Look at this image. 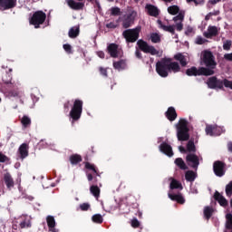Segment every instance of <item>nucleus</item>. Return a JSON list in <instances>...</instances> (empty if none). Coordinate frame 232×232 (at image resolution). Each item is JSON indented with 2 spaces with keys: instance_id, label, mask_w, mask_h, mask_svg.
<instances>
[{
  "instance_id": "obj_1",
  "label": "nucleus",
  "mask_w": 232,
  "mask_h": 232,
  "mask_svg": "<svg viewBox=\"0 0 232 232\" xmlns=\"http://www.w3.org/2000/svg\"><path fill=\"white\" fill-rule=\"evenodd\" d=\"M168 12L170 15H177V14H179L177 16L173 17L175 25H165L162 24V21L158 20L159 27L164 32H169L172 34H175V28L178 32H182V29L184 28V24L182 23H184L186 13L184 11H180L177 5L168 7Z\"/></svg>"
},
{
  "instance_id": "obj_2",
  "label": "nucleus",
  "mask_w": 232,
  "mask_h": 232,
  "mask_svg": "<svg viewBox=\"0 0 232 232\" xmlns=\"http://www.w3.org/2000/svg\"><path fill=\"white\" fill-rule=\"evenodd\" d=\"M156 72L160 77H168V72H180V65L177 62H171L169 58H165L156 63Z\"/></svg>"
},
{
  "instance_id": "obj_3",
  "label": "nucleus",
  "mask_w": 232,
  "mask_h": 232,
  "mask_svg": "<svg viewBox=\"0 0 232 232\" xmlns=\"http://www.w3.org/2000/svg\"><path fill=\"white\" fill-rule=\"evenodd\" d=\"M176 127L178 130V140H188V139H189L188 121L184 119H180Z\"/></svg>"
},
{
  "instance_id": "obj_4",
  "label": "nucleus",
  "mask_w": 232,
  "mask_h": 232,
  "mask_svg": "<svg viewBox=\"0 0 232 232\" xmlns=\"http://www.w3.org/2000/svg\"><path fill=\"white\" fill-rule=\"evenodd\" d=\"M207 84L208 88H222V86H225V88H230L232 90V82L228 80L218 81L216 77H211L207 82Z\"/></svg>"
},
{
  "instance_id": "obj_5",
  "label": "nucleus",
  "mask_w": 232,
  "mask_h": 232,
  "mask_svg": "<svg viewBox=\"0 0 232 232\" xmlns=\"http://www.w3.org/2000/svg\"><path fill=\"white\" fill-rule=\"evenodd\" d=\"M46 21V14L43 11H36L31 17L29 23L33 24L34 28H39V24H43Z\"/></svg>"
},
{
  "instance_id": "obj_6",
  "label": "nucleus",
  "mask_w": 232,
  "mask_h": 232,
  "mask_svg": "<svg viewBox=\"0 0 232 232\" xmlns=\"http://www.w3.org/2000/svg\"><path fill=\"white\" fill-rule=\"evenodd\" d=\"M140 34V27H136L134 29H128L123 32V37L126 39L127 43H135L139 39V34Z\"/></svg>"
},
{
  "instance_id": "obj_7",
  "label": "nucleus",
  "mask_w": 232,
  "mask_h": 232,
  "mask_svg": "<svg viewBox=\"0 0 232 232\" xmlns=\"http://www.w3.org/2000/svg\"><path fill=\"white\" fill-rule=\"evenodd\" d=\"M186 73L188 76H191V75H213V73H215V71L206 68V67H201L198 70L196 67H191L190 69L187 70Z\"/></svg>"
},
{
  "instance_id": "obj_8",
  "label": "nucleus",
  "mask_w": 232,
  "mask_h": 232,
  "mask_svg": "<svg viewBox=\"0 0 232 232\" xmlns=\"http://www.w3.org/2000/svg\"><path fill=\"white\" fill-rule=\"evenodd\" d=\"M202 59L203 63L208 68H211L210 70H214L217 66V62H215V56L209 51H203L202 52Z\"/></svg>"
},
{
  "instance_id": "obj_9",
  "label": "nucleus",
  "mask_w": 232,
  "mask_h": 232,
  "mask_svg": "<svg viewBox=\"0 0 232 232\" xmlns=\"http://www.w3.org/2000/svg\"><path fill=\"white\" fill-rule=\"evenodd\" d=\"M137 45L139 46L140 50H141V52H144V53H150V55H159V51H157L154 46L148 44V43L143 40H139L137 42Z\"/></svg>"
},
{
  "instance_id": "obj_10",
  "label": "nucleus",
  "mask_w": 232,
  "mask_h": 232,
  "mask_svg": "<svg viewBox=\"0 0 232 232\" xmlns=\"http://www.w3.org/2000/svg\"><path fill=\"white\" fill-rule=\"evenodd\" d=\"M81 113H82V101L76 100L70 115L72 119L77 121L78 119H81Z\"/></svg>"
},
{
  "instance_id": "obj_11",
  "label": "nucleus",
  "mask_w": 232,
  "mask_h": 232,
  "mask_svg": "<svg viewBox=\"0 0 232 232\" xmlns=\"http://www.w3.org/2000/svg\"><path fill=\"white\" fill-rule=\"evenodd\" d=\"M218 32H220V28L215 25H209L207 31L203 33V35L206 39H213V37H217V35H218Z\"/></svg>"
},
{
  "instance_id": "obj_12",
  "label": "nucleus",
  "mask_w": 232,
  "mask_h": 232,
  "mask_svg": "<svg viewBox=\"0 0 232 232\" xmlns=\"http://www.w3.org/2000/svg\"><path fill=\"white\" fill-rule=\"evenodd\" d=\"M206 133L207 135H210V137L222 135V133H224V128L208 125L206 128Z\"/></svg>"
},
{
  "instance_id": "obj_13",
  "label": "nucleus",
  "mask_w": 232,
  "mask_h": 232,
  "mask_svg": "<svg viewBox=\"0 0 232 232\" xmlns=\"http://www.w3.org/2000/svg\"><path fill=\"white\" fill-rule=\"evenodd\" d=\"M17 0H0V10H10L15 7Z\"/></svg>"
},
{
  "instance_id": "obj_14",
  "label": "nucleus",
  "mask_w": 232,
  "mask_h": 232,
  "mask_svg": "<svg viewBox=\"0 0 232 232\" xmlns=\"http://www.w3.org/2000/svg\"><path fill=\"white\" fill-rule=\"evenodd\" d=\"M108 53H110L111 57H119L121 53V50H119V46L115 44H111L107 47Z\"/></svg>"
},
{
  "instance_id": "obj_15",
  "label": "nucleus",
  "mask_w": 232,
  "mask_h": 232,
  "mask_svg": "<svg viewBox=\"0 0 232 232\" xmlns=\"http://www.w3.org/2000/svg\"><path fill=\"white\" fill-rule=\"evenodd\" d=\"M187 162L191 166V168H198L199 164V159L197 155L195 154H188L187 156Z\"/></svg>"
},
{
  "instance_id": "obj_16",
  "label": "nucleus",
  "mask_w": 232,
  "mask_h": 232,
  "mask_svg": "<svg viewBox=\"0 0 232 232\" xmlns=\"http://www.w3.org/2000/svg\"><path fill=\"white\" fill-rule=\"evenodd\" d=\"M68 6L72 8V10H82L84 8V3L76 2L75 0H66Z\"/></svg>"
},
{
  "instance_id": "obj_17",
  "label": "nucleus",
  "mask_w": 232,
  "mask_h": 232,
  "mask_svg": "<svg viewBox=\"0 0 232 232\" xmlns=\"http://www.w3.org/2000/svg\"><path fill=\"white\" fill-rule=\"evenodd\" d=\"M214 172L217 177H223L224 175V163L220 161H216L214 163Z\"/></svg>"
},
{
  "instance_id": "obj_18",
  "label": "nucleus",
  "mask_w": 232,
  "mask_h": 232,
  "mask_svg": "<svg viewBox=\"0 0 232 232\" xmlns=\"http://www.w3.org/2000/svg\"><path fill=\"white\" fill-rule=\"evenodd\" d=\"M160 151L164 153L165 155H168V157H173V150L171 149V146L168 143H162L160 146Z\"/></svg>"
},
{
  "instance_id": "obj_19",
  "label": "nucleus",
  "mask_w": 232,
  "mask_h": 232,
  "mask_svg": "<svg viewBox=\"0 0 232 232\" xmlns=\"http://www.w3.org/2000/svg\"><path fill=\"white\" fill-rule=\"evenodd\" d=\"M46 222L51 232H58L59 230L55 228V218L53 216H48L46 218Z\"/></svg>"
},
{
  "instance_id": "obj_20",
  "label": "nucleus",
  "mask_w": 232,
  "mask_h": 232,
  "mask_svg": "<svg viewBox=\"0 0 232 232\" xmlns=\"http://www.w3.org/2000/svg\"><path fill=\"white\" fill-rule=\"evenodd\" d=\"M166 117L170 121H175V119H177V111H175V108L173 107L169 108L166 112Z\"/></svg>"
},
{
  "instance_id": "obj_21",
  "label": "nucleus",
  "mask_w": 232,
  "mask_h": 232,
  "mask_svg": "<svg viewBox=\"0 0 232 232\" xmlns=\"http://www.w3.org/2000/svg\"><path fill=\"white\" fill-rule=\"evenodd\" d=\"M214 198L220 204L223 208H226L227 206V200L226 198H224L220 193L216 192L214 195Z\"/></svg>"
},
{
  "instance_id": "obj_22",
  "label": "nucleus",
  "mask_w": 232,
  "mask_h": 232,
  "mask_svg": "<svg viewBox=\"0 0 232 232\" xmlns=\"http://www.w3.org/2000/svg\"><path fill=\"white\" fill-rule=\"evenodd\" d=\"M146 10L149 15H152V17H157V15H159V9L155 5H147Z\"/></svg>"
},
{
  "instance_id": "obj_23",
  "label": "nucleus",
  "mask_w": 232,
  "mask_h": 232,
  "mask_svg": "<svg viewBox=\"0 0 232 232\" xmlns=\"http://www.w3.org/2000/svg\"><path fill=\"white\" fill-rule=\"evenodd\" d=\"M169 198L170 200H175L176 202H179V204H184L186 200L184 199V197H182V194H169Z\"/></svg>"
},
{
  "instance_id": "obj_24",
  "label": "nucleus",
  "mask_w": 232,
  "mask_h": 232,
  "mask_svg": "<svg viewBox=\"0 0 232 232\" xmlns=\"http://www.w3.org/2000/svg\"><path fill=\"white\" fill-rule=\"evenodd\" d=\"M22 218L24 219V221L20 223V227H22V229L32 226V218H30V216H22Z\"/></svg>"
},
{
  "instance_id": "obj_25",
  "label": "nucleus",
  "mask_w": 232,
  "mask_h": 232,
  "mask_svg": "<svg viewBox=\"0 0 232 232\" xmlns=\"http://www.w3.org/2000/svg\"><path fill=\"white\" fill-rule=\"evenodd\" d=\"M19 153L22 159H25L28 157V145L26 143H23L19 148Z\"/></svg>"
},
{
  "instance_id": "obj_26",
  "label": "nucleus",
  "mask_w": 232,
  "mask_h": 232,
  "mask_svg": "<svg viewBox=\"0 0 232 232\" xmlns=\"http://www.w3.org/2000/svg\"><path fill=\"white\" fill-rule=\"evenodd\" d=\"M4 179L8 189H12V188H14V179H12V176L7 173L5 175Z\"/></svg>"
},
{
  "instance_id": "obj_27",
  "label": "nucleus",
  "mask_w": 232,
  "mask_h": 232,
  "mask_svg": "<svg viewBox=\"0 0 232 232\" xmlns=\"http://www.w3.org/2000/svg\"><path fill=\"white\" fill-rule=\"evenodd\" d=\"M80 28L79 25L73 26L69 30V37L71 39H75L79 35Z\"/></svg>"
},
{
  "instance_id": "obj_28",
  "label": "nucleus",
  "mask_w": 232,
  "mask_h": 232,
  "mask_svg": "<svg viewBox=\"0 0 232 232\" xmlns=\"http://www.w3.org/2000/svg\"><path fill=\"white\" fill-rule=\"evenodd\" d=\"M185 179L188 180V182H194L195 179H197V173H195L193 170H188L185 174Z\"/></svg>"
},
{
  "instance_id": "obj_29",
  "label": "nucleus",
  "mask_w": 232,
  "mask_h": 232,
  "mask_svg": "<svg viewBox=\"0 0 232 232\" xmlns=\"http://www.w3.org/2000/svg\"><path fill=\"white\" fill-rule=\"evenodd\" d=\"M170 189H182V184L179 182L177 179L170 178Z\"/></svg>"
},
{
  "instance_id": "obj_30",
  "label": "nucleus",
  "mask_w": 232,
  "mask_h": 232,
  "mask_svg": "<svg viewBox=\"0 0 232 232\" xmlns=\"http://www.w3.org/2000/svg\"><path fill=\"white\" fill-rule=\"evenodd\" d=\"M176 61H179L181 66H186L188 64V60L186 59V56H184L182 53H178L174 56Z\"/></svg>"
},
{
  "instance_id": "obj_31",
  "label": "nucleus",
  "mask_w": 232,
  "mask_h": 232,
  "mask_svg": "<svg viewBox=\"0 0 232 232\" xmlns=\"http://www.w3.org/2000/svg\"><path fill=\"white\" fill-rule=\"evenodd\" d=\"M175 164H176V166L180 168V169H188V166H186V163L184 162L182 158L176 159L175 160Z\"/></svg>"
},
{
  "instance_id": "obj_32",
  "label": "nucleus",
  "mask_w": 232,
  "mask_h": 232,
  "mask_svg": "<svg viewBox=\"0 0 232 232\" xmlns=\"http://www.w3.org/2000/svg\"><path fill=\"white\" fill-rule=\"evenodd\" d=\"M90 191L93 195V197L99 198V196L101 195V188H99V187L92 186Z\"/></svg>"
},
{
  "instance_id": "obj_33",
  "label": "nucleus",
  "mask_w": 232,
  "mask_h": 232,
  "mask_svg": "<svg viewBox=\"0 0 232 232\" xmlns=\"http://www.w3.org/2000/svg\"><path fill=\"white\" fill-rule=\"evenodd\" d=\"M21 123L23 124L24 128H28L30 124H32V120L29 117L24 116L21 120Z\"/></svg>"
},
{
  "instance_id": "obj_34",
  "label": "nucleus",
  "mask_w": 232,
  "mask_h": 232,
  "mask_svg": "<svg viewBox=\"0 0 232 232\" xmlns=\"http://www.w3.org/2000/svg\"><path fill=\"white\" fill-rule=\"evenodd\" d=\"M150 41L151 43H160V34H157V33H152L150 34Z\"/></svg>"
},
{
  "instance_id": "obj_35",
  "label": "nucleus",
  "mask_w": 232,
  "mask_h": 232,
  "mask_svg": "<svg viewBox=\"0 0 232 232\" xmlns=\"http://www.w3.org/2000/svg\"><path fill=\"white\" fill-rule=\"evenodd\" d=\"M92 222H94L95 224H102V216L100 214H95L94 216H92Z\"/></svg>"
},
{
  "instance_id": "obj_36",
  "label": "nucleus",
  "mask_w": 232,
  "mask_h": 232,
  "mask_svg": "<svg viewBox=\"0 0 232 232\" xmlns=\"http://www.w3.org/2000/svg\"><path fill=\"white\" fill-rule=\"evenodd\" d=\"M206 43H209V41L202 36H197L195 39V44H206Z\"/></svg>"
},
{
  "instance_id": "obj_37",
  "label": "nucleus",
  "mask_w": 232,
  "mask_h": 232,
  "mask_svg": "<svg viewBox=\"0 0 232 232\" xmlns=\"http://www.w3.org/2000/svg\"><path fill=\"white\" fill-rule=\"evenodd\" d=\"M211 215H213V208L206 207L204 208V216L206 217V218L209 219L211 218Z\"/></svg>"
},
{
  "instance_id": "obj_38",
  "label": "nucleus",
  "mask_w": 232,
  "mask_h": 232,
  "mask_svg": "<svg viewBox=\"0 0 232 232\" xmlns=\"http://www.w3.org/2000/svg\"><path fill=\"white\" fill-rule=\"evenodd\" d=\"M113 66H114L115 70H122V68H124V66H126V63H124V61L114 62Z\"/></svg>"
},
{
  "instance_id": "obj_39",
  "label": "nucleus",
  "mask_w": 232,
  "mask_h": 232,
  "mask_svg": "<svg viewBox=\"0 0 232 232\" xmlns=\"http://www.w3.org/2000/svg\"><path fill=\"white\" fill-rule=\"evenodd\" d=\"M70 160L72 164H78V162H81L82 160V159L81 158L80 155H72L70 158Z\"/></svg>"
},
{
  "instance_id": "obj_40",
  "label": "nucleus",
  "mask_w": 232,
  "mask_h": 232,
  "mask_svg": "<svg viewBox=\"0 0 232 232\" xmlns=\"http://www.w3.org/2000/svg\"><path fill=\"white\" fill-rule=\"evenodd\" d=\"M185 34L189 37L195 35V29L191 26H188L185 30Z\"/></svg>"
},
{
  "instance_id": "obj_41",
  "label": "nucleus",
  "mask_w": 232,
  "mask_h": 232,
  "mask_svg": "<svg viewBox=\"0 0 232 232\" xmlns=\"http://www.w3.org/2000/svg\"><path fill=\"white\" fill-rule=\"evenodd\" d=\"M231 45H232V42L231 40H226L224 43H223V50H231Z\"/></svg>"
},
{
  "instance_id": "obj_42",
  "label": "nucleus",
  "mask_w": 232,
  "mask_h": 232,
  "mask_svg": "<svg viewBox=\"0 0 232 232\" xmlns=\"http://www.w3.org/2000/svg\"><path fill=\"white\" fill-rule=\"evenodd\" d=\"M187 151H195V143L192 140H189L187 144Z\"/></svg>"
},
{
  "instance_id": "obj_43",
  "label": "nucleus",
  "mask_w": 232,
  "mask_h": 232,
  "mask_svg": "<svg viewBox=\"0 0 232 232\" xmlns=\"http://www.w3.org/2000/svg\"><path fill=\"white\" fill-rule=\"evenodd\" d=\"M85 168H86V169H92V171H93L97 175V169H95V165L86 162Z\"/></svg>"
},
{
  "instance_id": "obj_44",
  "label": "nucleus",
  "mask_w": 232,
  "mask_h": 232,
  "mask_svg": "<svg viewBox=\"0 0 232 232\" xmlns=\"http://www.w3.org/2000/svg\"><path fill=\"white\" fill-rule=\"evenodd\" d=\"M111 14L112 15H121V8H119V7H111Z\"/></svg>"
},
{
  "instance_id": "obj_45",
  "label": "nucleus",
  "mask_w": 232,
  "mask_h": 232,
  "mask_svg": "<svg viewBox=\"0 0 232 232\" xmlns=\"http://www.w3.org/2000/svg\"><path fill=\"white\" fill-rule=\"evenodd\" d=\"M226 193L228 197L232 195V181L228 185H227Z\"/></svg>"
},
{
  "instance_id": "obj_46",
  "label": "nucleus",
  "mask_w": 232,
  "mask_h": 232,
  "mask_svg": "<svg viewBox=\"0 0 232 232\" xmlns=\"http://www.w3.org/2000/svg\"><path fill=\"white\" fill-rule=\"evenodd\" d=\"M80 208H81L82 211H88V209H90V204L83 203V204L80 205Z\"/></svg>"
},
{
  "instance_id": "obj_47",
  "label": "nucleus",
  "mask_w": 232,
  "mask_h": 232,
  "mask_svg": "<svg viewBox=\"0 0 232 232\" xmlns=\"http://www.w3.org/2000/svg\"><path fill=\"white\" fill-rule=\"evenodd\" d=\"M107 28H117L119 26V24L116 22H111L106 24Z\"/></svg>"
},
{
  "instance_id": "obj_48",
  "label": "nucleus",
  "mask_w": 232,
  "mask_h": 232,
  "mask_svg": "<svg viewBox=\"0 0 232 232\" xmlns=\"http://www.w3.org/2000/svg\"><path fill=\"white\" fill-rule=\"evenodd\" d=\"M63 50H65L67 53H72V45L68 44H63Z\"/></svg>"
},
{
  "instance_id": "obj_49",
  "label": "nucleus",
  "mask_w": 232,
  "mask_h": 232,
  "mask_svg": "<svg viewBox=\"0 0 232 232\" xmlns=\"http://www.w3.org/2000/svg\"><path fill=\"white\" fill-rule=\"evenodd\" d=\"M131 226L132 227H139V226H140V223L137 218H134L131 220Z\"/></svg>"
},
{
  "instance_id": "obj_50",
  "label": "nucleus",
  "mask_w": 232,
  "mask_h": 232,
  "mask_svg": "<svg viewBox=\"0 0 232 232\" xmlns=\"http://www.w3.org/2000/svg\"><path fill=\"white\" fill-rule=\"evenodd\" d=\"M6 161H8V157L3 154V152H0V162H6Z\"/></svg>"
},
{
  "instance_id": "obj_51",
  "label": "nucleus",
  "mask_w": 232,
  "mask_h": 232,
  "mask_svg": "<svg viewBox=\"0 0 232 232\" xmlns=\"http://www.w3.org/2000/svg\"><path fill=\"white\" fill-rule=\"evenodd\" d=\"M224 59H226V61H232V53L224 54Z\"/></svg>"
},
{
  "instance_id": "obj_52",
  "label": "nucleus",
  "mask_w": 232,
  "mask_h": 232,
  "mask_svg": "<svg viewBox=\"0 0 232 232\" xmlns=\"http://www.w3.org/2000/svg\"><path fill=\"white\" fill-rule=\"evenodd\" d=\"M100 72H101L102 75H104V77H108L106 69H103L102 67H101Z\"/></svg>"
},
{
  "instance_id": "obj_53",
  "label": "nucleus",
  "mask_w": 232,
  "mask_h": 232,
  "mask_svg": "<svg viewBox=\"0 0 232 232\" xmlns=\"http://www.w3.org/2000/svg\"><path fill=\"white\" fill-rule=\"evenodd\" d=\"M97 55L98 57H100V59H104V52L102 51L97 52Z\"/></svg>"
},
{
  "instance_id": "obj_54",
  "label": "nucleus",
  "mask_w": 232,
  "mask_h": 232,
  "mask_svg": "<svg viewBox=\"0 0 232 232\" xmlns=\"http://www.w3.org/2000/svg\"><path fill=\"white\" fill-rule=\"evenodd\" d=\"M136 57H138V59H140L142 57V54L140 53V52L139 50H136Z\"/></svg>"
},
{
  "instance_id": "obj_55",
  "label": "nucleus",
  "mask_w": 232,
  "mask_h": 232,
  "mask_svg": "<svg viewBox=\"0 0 232 232\" xmlns=\"http://www.w3.org/2000/svg\"><path fill=\"white\" fill-rule=\"evenodd\" d=\"M221 0H209L210 5H217V3H220Z\"/></svg>"
},
{
  "instance_id": "obj_56",
  "label": "nucleus",
  "mask_w": 232,
  "mask_h": 232,
  "mask_svg": "<svg viewBox=\"0 0 232 232\" xmlns=\"http://www.w3.org/2000/svg\"><path fill=\"white\" fill-rule=\"evenodd\" d=\"M179 150L180 153H186V149L184 147L179 146Z\"/></svg>"
},
{
  "instance_id": "obj_57",
  "label": "nucleus",
  "mask_w": 232,
  "mask_h": 232,
  "mask_svg": "<svg viewBox=\"0 0 232 232\" xmlns=\"http://www.w3.org/2000/svg\"><path fill=\"white\" fill-rule=\"evenodd\" d=\"M213 14L209 13L208 14L206 15L205 19L206 21H209V17H211Z\"/></svg>"
},
{
  "instance_id": "obj_58",
  "label": "nucleus",
  "mask_w": 232,
  "mask_h": 232,
  "mask_svg": "<svg viewBox=\"0 0 232 232\" xmlns=\"http://www.w3.org/2000/svg\"><path fill=\"white\" fill-rule=\"evenodd\" d=\"M87 179H88V180H93V176L92 175V174H88L87 175Z\"/></svg>"
},
{
  "instance_id": "obj_59",
  "label": "nucleus",
  "mask_w": 232,
  "mask_h": 232,
  "mask_svg": "<svg viewBox=\"0 0 232 232\" xmlns=\"http://www.w3.org/2000/svg\"><path fill=\"white\" fill-rule=\"evenodd\" d=\"M187 3H195V5H198L197 0H187Z\"/></svg>"
},
{
  "instance_id": "obj_60",
  "label": "nucleus",
  "mask_w": 232,
  "mask_h": 232,
  "mask_svg": "<svg viewBox=\"0 0 232 232\" xmlns=\"http://www.w3.org/2000/svg\"><path fill=\"white\" fill-rule=\"evenodd\" d=\"M123 27L124 28H130V24L123 22Z\"/></svg>"
},
{
  "instance_id": "obj_61",
  "label": "nucleus",
  "mask_w": 232,
  "mask_h": 232,
  "mask_svg": "<svg viewBox=\"0 0 232 232\" xmlns=\"http://www.w3.org/2000/svg\"><path fill=\"white\" fill-rule=\"evenodd\" d=\"M4 82H5V84H10L12 82V78H10L8 81L4 79Z\"/></svg>"
},
{
  "instance_id": "obj_62",
  "label": "nucleus",
  "mask_w": 232,
  "mask_h": 232,
  "mask_svg": "<svg viewBox=\"0 0 232 232\" xmlns=\"http://www.w3.org/2000/svg\"><path fill=\"white\" fill-rule=\"evenodd\" d=\"M227 148H228V150H229V151H232V143H231V142H229V143L227 144Z\"/></svg>"
},
{
  "instance_id": "obj_63",
  "label": "nucleus",
  "mask_w": 232,
  "mask_h": 232,
  "mask_svg": "<svg viewBox=\"0 0 232 232\" xmlns=\"http://www.w3.org/2000/svg\"><path fill=\"white\" fill-rule=\"evenodd\" d=\"M64 108H65V110H68V108H69L68 103L64 104Z\"/></svg>"
},
{
  "instance_id": "obj_64",
  "label": "nucleus",
  "mask_w": 232,
  "mask_h": 232,
  "mask_svg": "<svg viewBox=\"0 0 232 232\" xmlns=\"http://www.w3.org/2000/svg\"><path fill=\"white\" fill-rule=\"evenodd\" d=\"M165 1V3H171V1H173V0H164Z\"/></svg>"
}]
</instances>
